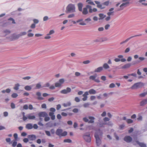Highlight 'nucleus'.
<instances>
[{
    "label": "nucleus",
    "instance_id": "nucleus-1",
    "mask_svg": "<svg viewBox=\"0 0 147 147\" xmlns=\"http://www.w3.org/2000/svg\"><path fill=\"white\" fill-rule=\"evenodd\" d=\"M97 11L96 8H94L92 9V7L89 5H86L85 7L83 8L82 11V14L84 15H86L88 13H91L93 12H95Z\"/></svg>",
    "mask_w": 147,
    "mask_h": 147
},
{
    "label": "nucleus",
    "instance_id": "nucleus-2",
    "mask_svg": "<svg viewBox=\"0 0 147 147\" xmlns=\"http://www.w3.org/2000/svg\"><path fill=\"white\" fill-rule=\"evenodd\" d=\"M76 12V7L75 5L72 4H68L66 8L65 12L67 13H74Z\"/></svg>",
    "mask_w": 147,
    "mask_h": 147
},
{
    "label": "nucleus",
    "instance_id": "nucleus-3",
    "mask_svg": "<svg viewBox=\"0 0 147 147\" xmlns=\"http://www.w3.org/2000/svg\"><path fill=\"white\" fill-rule=\"evenodd\" d=\"M55 133L59 137L64 136L67 134V131H64L63 132V130L61 129H58L56 130Z\"/></svg>",
    "mask_w": 147,
    "mask_h": 147
},
{
    "label": "nucleus",
    "instance_id": "nucleus-4",
    "mask_svg": "<svg viewBox=\"0 0 147 147\" xmlns=\"http://www.w3.org/2000/svg\"><path fill=\"white\" fill-rule=\"evenodd\" d=\"M95 118L92 116H89L88 119L86 117L83 118V120L85 122H88L89 123H94Z\"/></svg>",
    "mask_w": 147,
    "mask_h": 147
},
{
    "label": "nucleus",
    "instance_id": "nucleus-5",
    "mask_svg": "<svg viewBox=\"0 0 147 147\" xmlns=\"http://www.w3.org/2000/svg\"><path fill=\"white\" fill-rule=\"evenodd\" d=\"M144 84L142 82H139L134 84L131 88L133 89H137L138 88H140L144 86Z\"/></svg>",
    "mask_w": 147,
    "mask_h": 147
},
{
    "label": "nucleus",
    "instance_id": "nucleus-6",
    "mask_svg": "<svg viewBox=\"0 0 147 147\" xmlns=\"http://www.w3.org/2000/svg\"><path fill=\"white\" fill-rule=\"evenodd\" d=\"M83 137L84 140L87 142H90L91 141L90 134L89 133H86L83 135Z\"/></svg>",
    "mask_w": 147,
    "mask_h": 147
},
{
    "label": "nucleus",
    "instance_id": "nucleus-7",
    "mask_svg": "<svg viewBox=\"0 0 147 147\" xmlns=\"http://www.w3.org/2000/svg\"><path fill=\"white\" fill-rule=\"evenodd\" d=\"M51 111L49 113V115L50 116L51 119L52 120H54L55 118V115H54V112L55 111V109L53 108H51L50 109Z\"/></svg>",
    "mask_w": 147,
    "mask_h": 147
},
{
    "label": "nucleus",
    "instance_id": "nucleus-8",
    "mask_svg": "<svg viewBox=\"0 0 147 147\" xmlns=\"http://www.w3.org/2000/svg\"><path fill=\"white\" fill-rule=\"evenodd\" d=\"M96 139V143L98 146H99L101 144V140L99 138L98 136L95 134L94 135Z\"/></svg>",
    "mask_w": 147,
    "mask_h": 147
},
{
    "label": "nucleus",
    "instance_id": "nucleus-9",
    "mask_svg": "<svg viewBox=\"0 0 147 147\" xmlns=\"http://www.w3.org/2000/svg\"><path fill=\"white\" fill-rule=\"evenodd\" d=\"M129 3V2H127L125 3H123L119 6V8L118 9V11H119L122 10L123 9L124 7L126 6V5Z\"/></svg>",
    "mask_w": 147,
    "mask_h": 147
},
{
    "label": "nucleus",
    "instance_id": "nucleus-10",
    "mask_svg": "<svg viewBox=\"0 0 147 147\" xmlns=\"http://www.w3.org/2000/svg\"><path fill=\"white\" fill-rule=\"evenodd\" d=\"M97 77L96 74H95L93 76H91L89 77V79L92 80H94L95 82L99 83L100 82L98 78L96 79Z\"/></svg>",
    "mask_w": 147,
    "mask_h": 147
},
{
    "label": "nucleus",
    "instance_id": "nucleus-11",
    "mask_svg": "<svg viewBox=\"0 0 147 147\" xmlns=\"http://www.w3.org/2000/svg\"><path fill=\"white\" fill-rule=\"evenodd\" d=\"M36 95L37 97L36 98L39 100H44V98L42 96L41 93L39 92L38 91L36 92Z\"/></svg>",
    "mask_w": 147,
    "mask_h": 147
},
{
    "label": "nucleus",
    "instance_id": "nucleus-12",
    "mask_svg": "<svg viewBox=\"0 0 147 147\" xmlns=\"http://www.w3.org/2000/svg\"><path fill=\"white\" fill-rule=\"evenodd\" d=\"M71 89L69 87H67L65 89H63L60 91V92L63 94H67L70 92L71 91Z\"/></svg>",
    "mask_w": 147,
    "mask_h": 147
},
{
    "label": "nucleus",
    "instance_id": "nucleus-13",
    "mask_svg": "<svg viewBox=\"0 0 147 147\" xmlns=\"http://www.w3.org/2000/svg\"><path fill=\"white\" fill-rule=\"evenodd\" d=\"M124 140L127 143H130L132 141V138L129 136H127L124 137Z\"/></svg>",
    "mask_w": 147,
    "mask_h": 147
},
{
    "label": "nucleus",
    "instance_id": "nucleus-14",
    "mask_svg": "<svg viewBox=\"0 0 147 147\" xmlns=\"http://www.w3.org/2000/svg\"><path fill=\"white\" fill-rule=\"evenodd\" d=\"M38 115L40 117H45L46 116H48V114L45 112H39Z\"/></svg>",
    "mask_w": 147,
    "mask_h": 147
},
{
    "label": "nucleus",
    "instance_id": "nucleus-15",
    "mask_svg": "<svg viewBox=\"0 0 147 147\" xmlns=\"http://www.w3.org/2000/svg\"><path fill=\"white\" fill-rule=\"evenodd\" d=\"M27 119H28L30 120L34 119L36 118L35 116L34 115H33L32 113H30L27 115Z\"/></svg>",
    "mask_w": 147,
    "mask_h": 147
},
{
    "label": "nucleus",
    "instance_id": "nucleus-16",
    "mask_svg": "<svg viewBox=\"0 0 147 147\" xmlns=\"http://www.w3.org/2000/svg\"><path fill=\"white\" fill-rule=\"evenodd\" d=\"M142 35L141 34L138 35H136L134 36H131L129 37V38H128L126 40H125L121 42H120V45H122L123 44L126 42H127L130 39L134 37H136L138 36H141Z\"/></svg>",
    "mask_w": 147,
    "mask_h": 147
},
{
    "label": "nucleus",
    "instance_id": "nucleus-17",
    "mask_svg": "<svg viewBox=\"0 0 147 147\" xmlns=\"http://www.w3.org/2000/svg\"><path fill=\"white\" fill-rule=\"evenodd\" d=\"M28 137L31 140H34L36 138V136L33 134L29 135L28 136Z\"/></svg>",
    "mask_w": 147,
    "mask_h": 147
},
{
    "label": "nucleus",
    "instance_id": "nucleus-18",
    "mask_svg": "<svg viewBox=\"0 0 147 147\" xmlns=\"http://www.w3.org/2000/svg\"><path fill=\"white\" fill-rule=\"evenodd\" d=\"M77 6L78 7L79 11H82V12L83 10V9H82V8L83 6V4L80 3H78L77 4Z\"/></svg>",
    "mask_w": 147,
    "mask_h": 147
},
{
    "label": "nucleus",
    "instance_id": "nucleus-19",
    "mask_svg": "<svg viewBox=\"0 0 147 147\" xmlns=\"http://www.w3.org/2000/svg\"><path fill=\"white\" fill-rule=\"evenodd\" d=\"M43 87L42 86L40 82H39L35 84V89H39L42 88Z\"/></svg>",
    "mask_w": 147,
    "mask_h": 147
},
{
    "label": "nucleus",
    "instance_id": "nucleus-20",
    "mask_svg": "<svg viewBox=\"0 0 147 147\" xmlns=\"http://www.w3.org/2000/svg\"><path fill=\"white\" fill-rule=\"evenodd\" d=\"M103 69V67H100L96 69L94 71V72L99 73Z\"/></svg>",
    "mask_w": 147,
    "mask_h": 147
},
{
    "label": "nucleus",
    "instance_id": "nucleus-21",
    "mask_svg": "<svg viewBox=\"0 0 147 147\" xmlns=\"http://www.w3.org/2000/svg\"><path fill=\"white\" fill-rule=\"evenodd\" d=\"M12 37L13 39V40L18 39L20 38V36L19 34H12Z\"/></svg>",
    "mask_w": 147,
    "mask_h": 147
},
{
    "label": "nucleus",
    "instance_id": "nucleus-22",
    "mask_svg": "<svg viewBox=\"0 0 147 147\" xmlns=\"http://www.w3.org/2000/svg\"><path fill=\"white\" fill-rule=\"evenodd\" d=\"M94 2L97 5V7L100 8L101 9H102L104 8L105 7H102V5L100 4V2L97 1H95Z\"/></svg>",
    "mask_w": 147,
    "mask_h": 147
},
{
    "label": "nucleus",
    "instance_id": "nucleus-23",
    "mask_svg": "<svg viewBox=\"0 0 147 147\" xmlns=\"http://www.w3.org/2000/svg\"><path fill=\"white\" fill-rule=\"evenodd\" d=\"M26 128L28 129H31L33 128V125L31 123H28L26 125Z\"/></svg>",
    "mask_w": 147,
    "mask_h": 147
},
{
    "label": "nucleus",
    "instance_id": "nucleus-24",
    "mask_svg": "<svg viewBox=\"0 0 147 147\" xmlns=\"http://www.w3.org/2000/svg\"><path fill=\"white\" fill-rule=\"evenodd\" d=\"M3 32L5 34V36L10 34L11 32L10 30H5L3 31Z\"/></svg>",
    "mask_w": 147,
    "mask_h": 147
},
{
    "label": "nucleus",
    "instance_id": "nucleus-25",
    "mask_svg": "<svg viewBox=\"0 0 147 147\" xmlns=\"http://www.w3.org/2000/svg\"><path fill=\"white\" fill-rule=\"evenodd\" d=\"M136 142L141 147H146V144L144 143L140 142L138 141Z\"/></svg>",
    "mask_w": 147,
    "mask_h": 147
},
{
    "label": "nucleus",
    "instance_id": "nucleus-26",
    "mask_svg": "<svg viewBox=\"0 0 147 147\" xmlns=\"http://www.w3.org/2000/svg\"><path fill=\"white\" fill-rule=\"evenodd\" d=\"M147 103V99H144L140 103V105L141 106H143L144 105H146Z\"/></svg>",
    "mask_w": 147,
    "mask_h": 147
},
{
    "label": "nucleus",
    "instance_id": "nucleus-27",
    "mask_svg": "<svg viewBox=\"0 0 147 147\" xmlns=\"http://www.w3.org/2000/svg\"><path fill=\"white\" fill-rule=\"evenodd\" d=\"M88 92V93H89L90 94H94L96 93V90L93 89H90Z\"/></svg>",
    "mask_w": 147,
    "mask_h": 147
},
{
    "label": "nucleus",
    "instance_id": "nucleus-28",
    "mask_svg": "<svg viewBox=\"0 0 147 147\" xmlns=\"http://www.w3.org/2000/svg\"><path fill=\"white\" fill-rule=\"evenodd\" d=\"M98 15L100 17V18H99V20H100L103 19L106 17V16L103 13H100Z\"/></svg>",
    "mask_w": 147,
    "mask_h": 147
},
{
    "label": "nucleus",
    "instance_id": "nucleus-29",
    "mask_svg": "<svg viewBox=\"0 0 147 147\" xmlns=\"http://www.w3.org/2000/svg\"><path fill=\"white\" fill-rule=\"evenodd\" d=\"M131 65L130 63H127L124 65L122 66L121 68L122 69H125L127 68H128L130 67Z\"/></svg>",
    "mask_w": 147,
    "mask_h": 147
},
{
    "label": "nucleus",
    "instance_id": "nucleus-30",
    "mask_svg": "<svg viewBox=\"0 0 147 147\" xmlns=\"http://www.w3.org/2000/svg\"><path fill=\"white\" fill-rule=\"evenodd\" d=\"M24 89L26 90L30 91L32 89V87L30 86L27 85L24 87Z\"/></svg>",
    "mask_w": 147,
    "mask_h": 147
},
{
    "label": "nucleus",
    "instance_id": "nucleus-31",
    "mask_svg": "<svg viewBox=\"0 0 147 147\" xmlns=\"http://www.w3.org/2000/svg\"><path fill=\"white\" fill-rule=\"evenodd\" d=\"M27 34V32H25V31H23V32H21L19 34V35L20 36V37L21 36H24V35H25L26 34Z\"/></svg>",
    "mask_w": 147,
    "mask_h": 147
},
{
    "label": "nucleus",
    "instance_id": "nucleus-32",
    "mask_svg": "<svg viewBox=\"0 0 147 147\" xmlns=\"http://www.w3.org/2000/svg\"><path fill=\"white\" fill-rule=\"evenodd\" d=\"M11 142H12V146L13 147H15L16 146L17 143L16 140H13Z\"/></svg>",
    "mask_w": 147,
    "mask_h": 147
},
{
    "label": "nucleus",
    "instance_id": "nucleus-33",
    "mask_svg": "<svg viewBox=\"0 0 147 147\" xmlns=\"http://www.w3.org/2000/svg\"><path fill=\"white\" fill-rule=\"evenodd\" d=\"M20 86V85L19 84H17L15 85V86L13 88V89L16 90H18L19 88V87Z\"/></svg>",
    "mask_w": 147,
    "mask_h": 147
},
{
    "label": "nucleus",
    "instance_id": "nucleus-34",
    "mask_svg": "<svg viewBox=\"0 0 147 147\" xmlns=\"http://www.w3.org/2000/svg\"><path fill=\"white\" fill-rule=\"evenodd\" d=\"M22 114L23 115L22 119L24 121H26L27 119V116H26L25 115V113L24 112H23L22 113Z\"/></svg>",
    "mask_w": 147,
    "mask_h": 147
},
{
    "label": "nucleus",
    "instance_id": "nucleus-35",
    "mask_svg": "<svg viewBox=\"0 0 147 147\" xmlns=\"http://www.w3.org/2000/svg\"><path fill=\"white\" fill-rule=\"evenodd\" d=\"M103 67L105 69H107L109 68V66L107 63H104L103 65Z\"/></svg>",
    "mask_w": 147,
    "mask_h": 147
},
{
    "label": "nucleus",
    "instance_id": "nucleus-36",
    "mask_svg": "<svg viewBox=\"0 0 147 147\" xmlns=\"http://www.w3.org/2000/svg\"><path fill=\"white\" fill-rule=\"evenodd\" d=\"M5 140L9 144H11L12 143V142H11V139L10 138H6L5 139Z\"/></svg>",
    "mask_w": 147,
    "mask_h": 147
},
{
    "label": "nucleus",
    "instance_id": "nucleus-37",
    "mask_svg": "<svg viewBox=\"0 0 147 147\" xmlns=\"http://www.w3.org/2000/svg\"><path fill=\"white\" fill-rule=\"evenodd\" d=\"M71 105V103L70 102H68L67 103H64L63 104V105L64 107H67L68 106H69Z\"/></svg>",
    "mask_w": 147,
    "mask_h": 147
},
{
    "label": "nucleus",
    "instance_id": "nucleus-38",
    "mask_svg": "<svg viewBox=\"0 0 147 147\" xmlns=\"http://www.w3.org/2000/svg\"><path fill=\"white\" fill-rule=\"evenodd\" d=\"M64 82L65 80L63 78L61 79H59V82L61 85H62V84L64 83Z\"/></svg>",
    "mask_w": 147,
    "mask_h": 147
},
{
    "label": "nucleus",
    "instance_id": "nucleus-39",
    "mask_svg": "<svg viewBox=\"0 0 147 147\" xmlns=\"http://www.w3.org/2000/svg\"><path fill=\"white\" fill-rule=\"evenodd\" d=\"M61 86L60 83L58 82H57L55 83V86L56 87H60Z\"/></svg>",
    "mask_w": 147,
    "mask_h": 147
},
{
    "label": "nucleus",
    "instance_id": "nucleus-40",
    "mask_svg": "<svg viewBox=\"0 0 147 147\" xmlns=\"http://www.w3.org/2000/svg\"><path fill=\"white\" fill-rule=\"evenodd\" d=\"M75 14L74 13H72L69 14L67 16L68 18H74L75 17Z\"/></svg>",
    "mask_w": 147,
    "mask_h": 147
},
{
    "label": "nucleus",
    "instance_id": "nucleus-41",
    "mask_svg": "<svg viewBox=\"0 0 147 147\" xmlns=\"http://www.w3.org/2000/svg\"><path fill=\"white\" fill-rule=\"evenodd\" d=\"M55 32V31L53 30H51L50 31L49 33L47 34V36H49L50 35H51L53 34H54Z\"/></svg>",
    "mask_w": 147,
    "mask_h": 147
},
{
    "label": "nucleus",
    "instance_id": "nucleus-42",
    "mask_svg": "<svg viewBox=\"0 0 147 147\" xmlns=\"http://www.w3.org/2000/svg\"><path fill=\"white\" fill-rule=\"evenodd\" d=\"M7 39L9 41H13V39L12 35L9 37H7Z\"/></svg>",
    "mask_w": 147,
    "mask_h": 147
},
{
    "label": "nucleus",
    "instance_id": "nucleus-43",
    "mask_svg": "<svg viewBox=\"0 0 147 147\" xmlns=\"http://www.w3.org/2000/svg\"><path fill=\"white\" fill-rule=\"evenodd\" d=\"M18 96V94L16 93H13L11 95V96L13 98H16Z\"/></svg>",
    "mask_w": 147,
    "mask_h": 147
},
{
    "label": "nucleus",
    "instance_id": "nucleus-44",
    "mask_svg": "<svg viewBox=\"0 0 147 147\" xmlns=\"http://www.w3.org/2000/svg\"><path fill=\"white\" fill-rule=\"evenodd\" d=\"M31 77L30 76H28L23 78L22 79L24 80H29L30 79Z\"/></svg>",
    "mask_w": 147,
    "mask_h": 147
},
{
    "label": "nucleus",
    "instance_id": "nucleus-45",
    "mask_svg": "<svg viewBox=\"0 0 147 147\" xmlns=\"http://www.w3.org/2000/svg\"><path fill=\"white\" fill-rule=\"evenodd\" d=\"M50 119V118L48 116H46L45 117L44 120L45 121H49Z\"/></svg>",
    "mask_w": 147,
    "mask_h": 147
},
{
    "label": "nucleus",
    "instance_id": "nucleus-46",
    "mask_svg": "<svg viewBox=\"0 0 147 147\" xmlns=\"http://www.w3.org/2000/svg\"><path fill=\"white\" fill-rule=\"evenodd\" d=\"M64 142H65L71 143L72 141L69 139H65L64 140Z\"/></svg>",
    "mask_w": 147,
    "mask_h": 147
},
{
    "label": "nucleus",
    "instance_id": "nucleus-47",
    "mask_svg": "<svg viewBox=\"0 0 147 147\" xmlns=\"http://www.w3.org/2000/svg\"><path fill=\"white\" fill-rule=\"evenodd\" d=\"M90 105V103H86L84 104L83 106L85 108L88 107Z\"/></svg>",
    "mask_w": 147,
    "mask_h": 147
},
{
    "label": "nucleus",
    "instance_id": "nucleus-48",
    "mask_svg": "<svg viewBox=\"0 0 147 147\" xmlns=\"http://www.w3.org/2000/svg\"><path fill=\"white\" fill-rule=\"evenodd\" d=\"M102 42H104L108 40V39L106 37L102 38H101Z\"/></svg>",
    "mask_w": 147,
    "mask_h": 147
},
{
    "label": "nucleus",
    "instance_id": "nucleus-49",
    "mask_svg": "<svg viewBox=\"0 0 147 147\" xmlns=\"http://www.w3.org/2000/svg\"><path fill=\"white\" fill-rule=\"evenodd\" d=\"M89 94L88 92H85L84 93L83 95L82 96L84 97H87V96Z\"/></svg>",
    "mask_w": 147,
    "mask_h": 147
},
{
    "label": "nucleus",
    "instance_id": "nucleus-50",
    "mask_svg": "<svg viewBox=\"0 0 147 147\" xmlns=\"http://www.w3.org/2000/svg\"><path fill=\"white\" fill-rule=\"evenodd\" d=\"M45 133L46 134L49 136H51V134L50 132L49 131H45Z\"/></svg>",
    "mask_w": 147,
    "mask_h": 147
},
{
    "label": "nucleus",
    "instance_id": "nucleus-51",
    "mask_svg": "<svg viewBox=\"0 0 147 147\" xmlns=\"http://www.w3.org/2000/svg\"><path fill=\"white\" fill-rule=\"evenodd\" d=\"M115 85L114 83H111L110 84L109 86V88H112L115 87Z\"/></svg>",
    "mask_w": 147,
    "mask_h": 147
},
{
    "label": "nucleus",
    "instance_id": "nucleus-52",
    "mask_svg": "<svg viewBox=\"0 0 147 147\" xmlns=\"http://www.w3.org/2000/svg\"><path fill=\"white\" fill-rule=\"evenodd\" d=\"M107 124V123H99V126L100 127H102L103 125Z\"/></svg>",
    "mask_w": 147,
    "mask_h": 147
},
{
    "label": "nucleus",
    "instance_id": "nucleus-53",
    "mask_svg": "<svg viewBox=\"0 0 147 147\" xmlns=\"http://www.w3.org/2000/svg\"><path fill=\"white\" fill-rule=\"evenodd\" d=\"M90 63V61L89 60L84 61H83V63L84 64H87L89 63Z\"/></svg>",
    "mask_w": 147,
    "mask_h": 147
},
{
    "label": "nucleus",
    "instance_id": "nucleus-54",
    "mask_svg": "<svg viewBox=\"0 0 147 147\" xmlns=\"http://www.w3.org/2000/svg\"><path fill=\"white\" fill-rule=\"evenodd\" d=\"M72 111L74 113H77L78 112L79 109L77 108H75L72 110Z\"/></svg>",
    "mask_w": 147,
    "mask_h": 147
},
{
    "label": "nucleus",
    "instance_id": "nucleus-55",
    "mask_svg": "<svg viewBox=\"0 0 147 147\" xmlns=\"http://www.w3.org/2000/svg\"><path fill=\"white\" fill-rule=\"evenodd\" d=\"M110 26V25L109 24L106 25L105 26V29L106 30H108Z\"/></svg>",
    "mask_w": 147,
    "mask_h": 147
},
{
    "label": "nucleus",
    "instance_id": "nucleus-56",
    "mask_svg": "<svg viewBox=\"0 0 147 147\" xmlns=\"http://www.w3.org/2000/svg\"><path fill=\"white\" fill-rule=\"evenodd\" d=\"M34 36V34L32 33H28L27 36L28 37H32Z\"/></svg>",
    "mask_w": 147,
    "mask_h": 147
},
{
    "label": "nucleus",
    "instance_id": "nucleus-57",
    "mask_svg": "<svg viewBox=\"0 0 147 147\" xmlns=\"http://www.w3.org/2000/svg\"><path fill=\"white\" fill-rule=\"evenodd\" d=\"M126 121L127 122V123H131L133 122V120L130 119H127L126 120Z\"/></svg>",
    "mask_w": 147,
    "mask_h": 147
},
{
    "label": "nucleus",
    "instance_id": "nucleus-58",
    "mask_svg": "<svg viewBox=\"0 0 147 147\" xmlns=\"http://www.w3.org/2000/svg\"><path fill=\"white\" fill-rule=\"evenodd\" d=\"M104 28L103 27H101L98 28V30L99 32H101L103 31Z\"/></svg>",
    "mask_w": 147,
    "mask_h": 147
},
{
    "label": "nucleus",
    "instance_id": "nucleus-59",
    "mask_svg": "<svg viewBox=\"0 0 147 147\" xmlns=\"http://www.w3.org/2000/svg\"><path fill=\"white\" fill-rule=\"evenodd\" d=\"M13 136L14 137V138L15 139V140H17V139L18 138V134H17L16 133L14 134L13 135Z\"/></svg>",
    "mask_w": 147,
    "mask_h": 147
},
{
    "label": "nucleus",
    "instance_id": "nucleus-60",
    "mask_svg": "<svg viewBox=\"0 0 147 147\" xmlns=\"http://www.w3.org/2000/svg\"><path fill=\"white\" fill-rule=\"evenodd\" d=\"M103 120L104 121L106 122L109 121L110 119L107 117H105L103 119Z\"/></svg>",
    "mask_w": 147,
    "mask_h": 147
},
{
    "label": "nucleus",
    "instance_id": "nucleus-61",
    "mask_svg": "<svg viewBox=\"0 0 147 147\" xmlns=\"http://www.w3.org/2000/svg\"><path fill=\"white\" fill-rule=\"evenodd\" d=\"M36 27V25L35 24H32L30 26V27L32 29H34Z\"/></svg>",
    "mask_w": 147,
    "mask_h": 147
},
{
    "label": "nucleus",
    "instance_id": "nucleus-62",
    "mask_svg": "<svg viewBox=\"0 0 147 147\" xmlns=\"http://www.w3.org/2000/svg\"><path fill=\"white\" fill-rule=\"evenodd\" d=\"M75 100L77 102H79L80 101V99L78 97H76L75 98Z\"/></svg>",
    "mask_w": 147,
    "mask_h": 147
},
{
    "label": "nucleus",
    "instance_id": "nucleus-63",
    "mask_svg": "<svg viewBox=\"0 0 147 147\" xmlns=\"http://www.w3.org/2000/svg\"><path fill=\"white\" fill-rule=\"evenodd\" d=\"M130 50V49L129 47L127 48L125 51V53H127Z\"/></svg>",
    "mask_w": 147,
    "mask_h": 147
},
{
    "label": "nucleus",
    "instance_id": "nucleus-64",
    "mask_svg": "<svg viewBox=\"0 0 147 147\" xmlns=\"http://www.w3.org/2000/svg\"><path fill=\"white\" fill-rule=\"evenodd\" d=\"M33 21L34 22V24H36L38 23L39 22V21L38 20L36 19H34Z\"/></svg>",
    "mask_w": 147,
    "mask_h": 147
}]
</instances>
